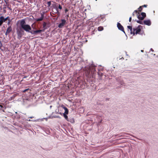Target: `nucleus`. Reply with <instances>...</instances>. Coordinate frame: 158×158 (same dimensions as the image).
I'll list each match as a JSON object with an SVG mask.
<instances>
[{"label":"nucleus","instance_id":"9d476101","mask_svg":"<svg viewBox=\"0 0 158 158\" xmlns=\"http://www.w3.org/2000/svg\"><path fill=\"white\" fill-rule=\"evenodd\" d=\"M44 12H43V13L41 14V17L39 18L36 19V21H42L44 18Z\"/></svg>","mask_w":158,"mask_h":158},{"label":"nucleus","instance_id":"ddd939ff","mask_svg":"<svg viewBox=\"0 0 158 158\" xmlns=\"http://www.w3.org/2000/svg\"><path fill=\"white\" fill-rule=\"evenodd\" d=\"M53 3L52 5V6H51V8L52 9H54L55 8H56V6H57V5H58V3L56 2H53Z\"/></svg>","mask_w":158,"mask_h":158},{"label":"nucleus","instance_id":"5701e85b","mask_svg":"<svg viewBox=\"0 0 158 158\" xmlns=\"http://www.w3.org/2000/svg\"><path fill=\"white\" fill-rule=\"evenodd\" d=\"M137 18L139 20H143L144 19L143 18L142 16H141L140 15H137Z\"/></svg>","mask_w":158,"mask_h":158},{"label":"nucleus","instance_id":"de8ad7c7","mask_svg":"<svg viewBox=\"0 0 158 158\" xmlns=\"http://www.w3.org/2000/svg\"><path fill=\"white\" fill-rule=\"evenodd\" d=\"M91 34L92 35H93V34H94V31H93V30L92 31V32H91Z\"/></svg>","mask_w":158,"mask_h":158},{"label":"nucleus","instance_id":"b1692460","mask_svg":"<svg viewBox=\"0 0 158 158\" xmlns=\"http://www.w3.org/2000/svg\"><path fill=\"white\" fill-rule=\"evenodd\" d=\"M68 114H65L64 113H63V116L64 117V118H65V119L67 120V119H68V117L67 115Z\"/></svg>","mask_w":158,"mask_h":158},{"label":"nucleus","instance_id":"72a5a7b5","mask_svg":"<svg viewBox=\"0 0 158 158\" xmlns=\"http://www.w3.org/2000/svg\"><path fill=\"white\" fill-rule=\"evenodd\" d=\"M7 20H8V21L7 24L8 25H9L10 24V22L11 21V19L9 18Z\"/></svg>","mask_w":158,"mask_h":158},{"label":"nucleus","instance_id":"473e14b6","mask_svg":"<svg viewBox=\"0 0 158 158\" xmlns=\"http://www.w3.org/2000/svg\"><path fill=\"white\" fill-rule=\"evenodd\" d=\"M57 6L58 7V9H59L60 10H61L62 9V6L59 4L58 3Z\"/></svg>","mask_w":158,"mask_h":158},{"label":"nucleus","instance_id":"4c0bfd02","mask_svg":"<svg viewBox=\"0 0 158 158\" xmlns=\"http://www.w3.org/2000/svg\"><path fill=\"white\" fill-rule=\"evenodd\" d=\"M18 36V38L20 40L21 38L22 37L23 35H17Z\"/></svg>","mask_w":158,"mask_h":158},{"label":"nucleus","instance_id":"49530a36","mask_svg":"<svg viewBox=\"0 0 158 158\" xmlns=\"http://www.w3.org/2000/svg\"><path fill=\"white\" fill-rule=\"evenodd\" d=\"M63 113H62L61 112H59V114H60V115H63Z\"/></svg>","mask_w":158,"mask_h":158},{"label":"nucleus","instance_id":"680f3d73","mask_svg":"<svg viewBox=\"0 0 158 158\" xmlns=\"http://www.w3.org/2000/svg\"><path fill=\"white\" fill-rule=\"evenodd\" d=\"M61 110L60 109V110H59V111H61Z\"/></svg>","mask_w":158,"mask_h":158},{"label":"nucleus","instance_id":"864d4df0","mask_svg":"<svg viewBox=\"0 0 158 158\" xmlns=\"http://www.w3.org/2000/svg\"><path fill=\"white\" fill-rule=\"evenodd\" d=\"M7 8L11 10H12V9L10 8L9 6H7Z\"/></svg>","mask_w":158,"mask_h":158},{"label":"nucleus","instance_id":"f704fd0d","mask_svg":"<svg viewBox=\"0 0 158 158\" xmlns=\"http://www.w3.org/2000/svg\"><path fill=\"white\" fill-rule=\"evenodd\" d=\"M142 9L143 8L142 6H140L138 8V9L139 12H141L142 11Z\"/></svg>","mask_w":158,"mask_h":158},{"label":"nucleus","instance_id":"4d7b16f0","mask_svg":"<svg viewBox=\"0 0 158 158\" xmlns=\"http://www.w3.org/2000/svg\"><path fill=\"white\" fill-rule=\"evenodd\" d=\"M134 13L133 12V13H132V15L133 16H134L135 15H134Z\"/></svg>","mask_w":158,"mask_h":158},{"label":"nucleus","instance_id":"bb28decb","mask_svg":"<svg viewBox=\"0 0 158 158\" xmlns=\"http://www.w3.org/2000/svg\"><path fill=\"white\" fill-rule=\"evenodd\" d=\"M54 1H48L47 2V4H48V6H47L48 7H51V2H53Z\"/></svg>","mask_w":158,"mask_h":158},{"label":"nucleus","instance_id":"09e8293b","mask_svg":"<svg viewBox=\"0 0 158 158\" xmlns=\"http://www.w3.org/2000/svg\"><path fill=\"white\" fill-rule=\"evenodd\" d=\"M133 12L134 13L135 12L136 13H138L137 10H134V12Z\"/></svg>","mask_w":158,"mask_h":158},{"label":"nucleus","instance_id":"79ce46f5","mask_svg":"<svg viewBox=\"0 0 158 158\" xmlns=\"http://www.w3.org/2000/svg\"><path fill=\"white\" fill-rule=\"evenodd\" d=\"M52 116H49L48 117V118H53V117H52Z\"/></svg>","mask_w":158,"mask_h":158},{"label":"nucleus","instance_id":"f3484780","mask_svg":"<svg viewBox=\"0 0 158 158\" xmlns=\"http://www.w3.org/2000/svg\"><path fill=\"white\" fill-rule=\"evenodd\" d=\"M17 95V94H13L10 97L9 100H14L15 97Z\"/></svg>","mask_w":158,"mask_h":158},{"label":"nucleus","instance_id":"8fccbe9b","mask_svg":"<svg viewBox=\"0 0 158 158\" xmlns=\"http://www.w3.org/2000/svg\"><path fill=\"white\" fill-rule=\"evenodd\" d=\"M34 118V117L31 116V117H29L28 118Z\"/></svg>","mask_w":158,"mask_h":158},{"label":"nucleus","instance_id":"5fc2aeb1","mask_svg":"<svg viewBox=\"0 0 158 158\" xmlns=\"http://www.w3.org/2000/svg\"><path fill=\"white\" fill-rule=\"evenodd\" d=\"M150 50H151V51H152V52H153V51H154V50H153V49H152V48H151L150 49Z\"/></svg>","mask_w":158,"mask_h":158},{"label":"nucleus","instance_id":"20e7f679","mask_svg":"<svg viewBox=\"0 0 158 158\" xmlns=\"http://www.w3.org/2000/svg\"><path fill=\"white\" fill-rule=\"evenodd\" d=\"M61 21L58 25V27L60 28H62L66 23V21L65 19H61Z\"/></svg>","mask_w":158,"mask_h":158},{"label":"nucleus","instance_id":"13d9d810","mask_svg":"<svg viewBox=\"0 0 158 158\" xmlns=\"http://www.w3.org/2000/svg\"><path fill=\"white\" fill-rule=\"evenodd\" d=\"M141 51L142 52H143V50H141Z\"/></svg>","mask_w":158,"mask_h":158},{"label":"nucleus","instance_id":"f03ea898","mask_svg":"<svg viewBox=\"0 0 158 158\" xmlns=\"http://www.w3.org/2000/svg\"><path fill=\"white\" fill-rule=\"evenodd\" d=\"M143 27L142 26L139 25L136 28H133V31H136V34L142 35V33H141V29H142Z\"/></svg>","mask_w":158,"mask_h":158},{"label":"nucleus","instance_id":"1a4fd4ad","mask_svg":"<svg viewBox=\"0 0 158 158\" xmlns=\"http://www.w3.org/2000/svg\"><path fill=\"white\" fill-rule=\"evenodd\" d=\"M117 81L121 85L125 86V83L124 82L123 80L121 78H118L117 79Z\"/></svg>","mask_w":158,"mask_h":158},{"label":"nucleus","instance_id":"a878e982","mask_svg":"<svg viewBox=\"0 0 158 158\" xmlns=\"http://www.w3.org/2000/svg\"><path fill=\"white\" fill-rule=\"evenodd\" d=\"M64 110H65L64 112V113L67 114H69V110L66 107L64 108Z\"/></svg>","mask_w":158,"mask_h":158},{"label":"nucleus","instance_id":"7c9ffc66","mask_svg":"<svg viewBox=\"0 0 158 158\" xmlns=\"http://www.w3.org/2000/svg\"><path fill=\"white\" fill-rule=\"evenodd\" d=\"M58 108V109H56L55 111V113L56 114H59V110H60V109L59 108Z\"/></svg>","mask_w":158,"mask_h":158},{"label":"nucleus","instance_id":"dca6fc26","mask_svg":"<svg viewBox=\"0 0 158 158\" xmlns=\"http://www.w3.org/2000/svg\"><path fill=\"white\" fill-rule=\"evenodd\" d=\"M67 121L68 122H70L72 123H73L75 122V121L73 118L70 117L68 118V119L67 120Z\"/></svg>","mask_w":158,"mask_h":158},{"label":"nucleus","instance_id":"9b49d317","mask_svg":"<svg viewBox=\"0 0 158 158\" xmlns=\"http://www.w3.org/2000/svg\"><path fill=\"white\" fill-rule=\"evenodd\" d=\"M96 66V65H94L93 64H91L89 67L90 71H91L92 72L96 71L95 67Z\"/></svg>","mask_w":158,"mask_h":158},{"label":"nucleus","instance_id":"58836bf2","mask_svg":"<svg viewBox=\"0 0 158 158\" xmlns=\"http://www.w3.org/2000/svg\"><path fill=\"white\" fill-rule=\"evenodd\" d=\"M3 22H2V20L0 19V26H1L3 23Z\"/></svg>","mask_w":158,"mask_h":158},{"label":"nucleus","instance_id":"aec40b11","mask_svg":"<svg viewBox=\"0 0 158 158\" xmlns=\"http://www.w3.org/2000/svg\"><path fill=\"white\" fill-rule=\"evenodd\" d=\"M133 20L134 21V19H133ZM142 21V20H134V21H136L138 23H139L140 24L143 25V22Z\"/></svg>","mask_w":158,"mask_h":158},{"label":"nucleus","instance_id":"423d86ee","mask_svg":"<svg viewBox=\"0 0 158 158\" xmlns=\"http://www.w3.org/2000/svg\"><path fill=\"white\" fill-rule=\"evenodd\" d=\"M19 21L20 22L19 27H20L21 28L27 24H26V20L25 19H23Z\"/></svg>","mask_w":158,"mask_h":158},{"label":"nucleus","instance_id":"412c9836","mask_svg":"<svg viewBox=\"0 0 158 158\" xmlns=\"http://www.w3.org/2000/svg\"><path fill=\"white\" fill-rule=\"evenodd\" d=\"M141 15H142V17L144 19L146 16V14L145 12H142L141 13Z\"/></svg>","mask_w":158,"mask_h":158},{"label":"nucleus","instance_id":"6e6552de","mask_svg":"<svg viewBox=\"0 0 158 158\" xmlns=\"http://www.w3.org/2000/svg\"><path fill=\"white\" fill-rule=\"evenodd\" d=\"M143 23L146 25L149 26L151 25V22L150 19L145 20L143 21Z\"/></svg>","mask_w":158,"mask_h":158},{"label":"nucleus","instance_id":"ea45409f","mask_svg":"<svg viewBox=\"0 0 158 158\" xmlns=\"http://www.w3.org/2000/svg\"><path fill=\"white\" fill-rule=\"evenodd\" d=\"M147 6H148L147 5H143L142 6H141L142 7H147Z\"/></svg>","mask_w":158,"mask_h":158},{"label":"nucleus","instance_id":"cd10ccee","mask_svg":"<svg viewBox=\"0 0 158 158\" xmlns=\"http://www.w3.org/2000/svg\"><path fill=\"white\" fill-rule=\"evenodd\" d=\"M104 28L103 27L100 26L98 27V30L99 31H101L103 30Z\"/></svg>","mask_w":158,"mask_h":158},{"label":"nucleus","instance_id":"6ab92c4d","mask_svg":"<svg viewBox=\"0 0 158 158\" xmlns=\"http://www.w3.org/2000/svg\"><path fill=\"white\" fill-rule=\"evenodd\" d=\"M12 30V28L11 26L9 27L6 29V31L8 32L9 33H10L11 32Z\"/></svg>","mask_w":158,"mask_h":158},{"label":"nucleus","instance_id":"c03bdc74","mask_svg":"<svg viewBox=\"0 0 158 158\" xmlns=\"http://www.w3.org/2000/svg\"><path fill=\"white\" fill-rule=\"evenodd\" d=\"M9 33L8 32H7V31H6L5 34L6 35H7Z\"/></svg>","mask_w":158,"mask_h":158},{"label":"nucleus","instance_id":"37998d69","mask_svg":"<svg viewBox=\"0 0 158 158\" xmlns=\"http://www.w3.org/2000/svg\"><path fill=\"white\" fill-rule=\"evenodd\" d=\"M131 17H130L129 18V22H131Z\"/></svg>","mask_w":158,"mask_h":158},{"label":"nucleus","instance_id":"39448f33","mask_svg":"<svg viewBox=\"0 0 158 158\" xmlns=\"http://www.w3.org/2000/svg\"><path fill=\"white\" fill-rule=\"evenodd\" d=\"M31 90L30 89H29V90L27 91L26 93L23 94L25 98H26L27 99L30 97L31 96Z\"/></svg>","mask_w":158,"mask_h":158},{"label":"nucleus","instance_id":"4468645a","mask_svg":"<svg viewBox=\"0 0 158 158\" xmlns=\"http://www.w3.org/2000/svg\"><path fill=\"white\" fill-rule=\"evenodd\" d=\"M9 16L6 17V18H4V16H1L0 17V19L2 20V22L3 23L5 22L6 20H7L9 18Z\"/></svg>","mask_w":158,"mask_h":158},{"label":"nucleus","instance_id":"4be33fe9","mask_svg":"<svg viewBox=\"0 0 158 158\" xmlns=\"http://www.w3.org/2000/svg\"><path fill=\"white\" fill-rule=\"evenodd\" d=\"M16 31L17 33V35H23L22 33H21V31L19 30V29H17Z\"/></svg>","mask_w":158,"mask_h":158},{"label":"nucleus","instance_id":"e433bc0d","mask_svg":"<svg viewBox=\"0 0 158 158\" xmlns=\"http://www.w3.org/2000/svg\"><path fill=\"white\" fill-rule=\"evenodd\" d=\"M39 120H40V119H35V120H32L31 121L36 122L39 121Z\"/></svg>","mask_w":158,"mask_h":158},{"label":"nucleus","instance_id":"052dcab7","mask_svg":"<svg viewBox=\"0 0 158 158\" xmlns=\"http://www.w3.org/2000/svg\"><path fill=\"white\" fill-rule=\"evenodd\" d=\"M91 82H92V83H91V84H93L92 81H91Z\"/></svg>","mask_w":158,"mask_h":158},{"label":"nucleus","instance_id":"a18cd8bd","mask_svg":"<svg viewBox=\"0 0 158 158\" xmlns=\"http://www.w3.org/2000/svg\"><path fill=\"white\" fill-rule=\"evenodd\" d=\"M132 34L133 35H135L136 34V32H135V31H134L133 32H132Z\"/></svg>","mask_w":158,"mask_h":158},{"label":"nucleus","instance_id":"e2e57ef3","mask_svg":"<svg viewBox=\"0 0 158 158\" xmlns=\"http://www.w3.org/2000/svg\"><path fill=\"white\" fill-rule=\"evenodd\" d=\"M1 0H0V1H1Z\"/></svg>","mask_w":158,"mask_h":158},{"label":"nucleus","instance_id":"c85d7f7f","mask_svg":"<svg viewBox=\"0 0 158 158\" xmlns=\"http://www.w3.org/2000/svg\"><path fill=\"white\" fill-rule=\"evenodd\" d=\"M19 30L23 35L24 34V30H23L22 28H21L20 27H19Z\"/></svg>","mask_w":158,"mask_h":158},{"label":"nucleus","instance_id":"7ed1b4c3","mask_svg":"<svg viewBox=\"0 0 158 158\" xmlns=\"http://www.w3.org/2000/svg\"><path fill=\"white\" fill-rule=\"evenodd\" d=\"M117 27L118 28V30L121 31L122 32H123L125 35L127 37V35H126L125 31L124 30V28L123 26L119 22H118L117 23Z\"/></svg>","mask_w":158,"mask_h":158},{"label":"nucleus","instance_id":"603ef678","mask_svg":"<svg viewBox=\"0 0 158 158\" xmlns=\"http://www.w3.org/2000/svg\"><path fill=\"white\" fill-rule=\"evenodd\" d=\"M109 98H106V101H109Z\"/></svg>","mask_w":158,"mask_h":158},{"label":"nucleus","instance_id":"a19ab883","mask_svg":"<svg viewBox=\"0 0 158 158\" xmlns=\"http://www.w3.org/2000/svg\"><path fill=\"white\" fill-rule=\"evenodd\" d=\"M5 2H6V5L7 6V7L9 6V4H8V2H7L6 1H5Z\"/></svg>","mask_w":158,"mask_h":158},{"label":"nucleus","instance_id":"0eeeda50","mask_svg":"<svg viewBox=\"0 0 158 158\" xmlns=\"http://www.w3.org/2000/svg\"><path fill=\"white\" fill-rule=\"evenodd\" d=\"M47 23L45 22H44L43 23V28H44L43 30H41V29H36V30H42V31L41 32V33L42 32H43L45 30L47 29L48 28V27L47 26Z\"/></svg>","mask_w":158,"mask_h":158},{"label":"nucleus","instance_id":"2eb2a0df","mask_svg":"<svg viewBox=\"0 0 158 158\" xmlns=\"http://www.w3.org/2000/svg\"><path fill=\"white\" fill-rule=\"evenodd\" d=\"M54 9H55L54 11H53V12L55 13H57V14L59 15L60 14V12L59 10L58 7L56 6V8H55Z\"/></svg>","mask_w":158,"mask_h":158},{"label":"nucleus","instance_id":"393cba45","mask_svg":"<svg viewBox=\"0 0 158 158\" xmlns=\"http://www.w3.org/2000/svg\"><path fill=\"white\" fill-rule=\"evenodd\" d=\"M127 27L128 29H129L131 31V34H132V26H127Z\"/></svg>","mask_w":158,"mask_h":158},{"label":"nucleus","instance_id":"6e6d98bb","mask_svg":"<svg viewBox=\"0 0 158 158\" xmlns=\"http://www.w3.org/2000/svg\"><path fill=\"white\" fill-rule=\"evenodd\" d=\"M6 8V6H5L4 7H3V9H5Z\"/></svg>","mask_w":158,"mask_h":158},{"label":"nucleus","instance_id":"c9c22d12","mask_svg":"<svg viewBox=\"0 0 158 158\" xmlns=\"http://www.w3.org/2000/svg\"><path fill=\"white\" fill-rule=\"evenodd\" d=\"M52 117H53V118H60V116H56V115L53 116H52Z\"/></svg>","mask_w":158,"mask_h":158},{"label":"nucleus","instance_id":"c756f323","mask_svg":"<svg viewBox=\"0 0 158 158\" xmlns=\"http://www.w3.org/2000/svg\"><path fill=\"white\" fill-rule=\"evenodd\" d=\"M100 18H101V19L102 20V21L103 22L105 21L106 20L105 15L101 16V17Z\"/></svg>","mask_w":158,"mask_h":158},{"label":"nucleus","instance_id":"bf43d9fd","mask_svg":"<svg viewBox=\"0 0 158 158\" xmlns=\"http://www.w3.org/2000/svg\"><path fill=\"white\" fill-rule=\"evenodd\" d=\"M52 106H50V108H51V107H52Z\"/></svg>","mask_w":158,"mask_h":158},{"label":"nucleus","instance_id":"a211bd4d","mask_svg":"<svg viewBox=\"0 0 158 158\" xmlns=\"http://www.w3.org/2000/svg\"><path fill=\"white\" fill-rule=\"evenodd\" d=\"M29 88H26L25 89H22L21 91L23 93V94L25 93H26L27 91L29 90Z\"/></svg>","mask_w":158,"mask_h":158},{"label":"nucleus","instance_id":"3c124183","mask_svg":"<svg viewBox=\"0 0 158 158\" xmlns=\"http://www.w3.org/2000/svg\"><path fill=\"white\" fill-rule=\"evenodd\" d=\"M26 120L28 121H32L30 119H27Z\"/></svg>","mask_w":158,"mask_h":158},{"label":"nucleus","instance_id":"f8f14e48","mask_svg":"<svg viewBox=\"0 0 158 158\" xmlns=\"http://www.w3.org/2000/svg\"><path fill=\"white\" fill-rule=\"evenodd\" d=\"M6 107L4 106V104L3 103H0V110H2L4 112V110L6 109Z\"/></svg>","mask_w":158,"mask_h":158},{"label":"nucleus","instance_id":"f257e3e1","mask_svg":"<svg viewBox=\"0 0 158 158\" xmlns=\"http://www.w3.org/2000/svg\"><path fill=\"white\" fill-rule=\"evenodd\" d=\"M33 25H31V27L28 24H26L21 28H22L24 31L27 33H30L31 35H37L41 33L42 31L40 30H36V28L33 27Z\"/></svg>","mask_w":158,"mask_h":158},{"label":"nucleus","instance_id":"2f4dec72","mask_svg":"<svg viewBox=\"0 0 158 158\" xmlns=\"http://www.w3.org/2000/svg\"><path fill=\"white\" fill-rule=\"evenodd\" d=\"M66 107L65 106L63 105H62L61 106H59L57 107L58 108H59V109H60L61 108H62L63 109H64V107Z\"/></svg>","mask_w":158,"mask_h":158}]
</instances>
